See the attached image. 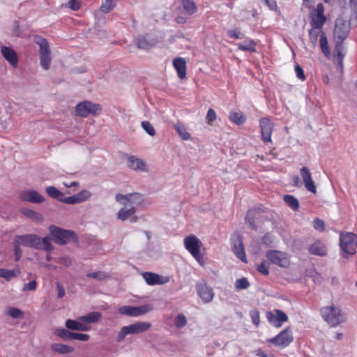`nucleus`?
I'll return each mask as SVG.
<instances>
[{"label":"nucleus","mask_w":357,"mask_h":357,"mask_svg":"<svg viewBox=\"0 0 357 357\" xmlns=\"http://www.w3.org/2000/svg\"><path fill=\"white\" fill-rule=\"evenodd\" d=\"M142 127L150 136L153 137L155 135V130L153 125L147 121H142Z\"/></svg>","instance_id":"47"},{"label":"nucleus","mask_w":357,"mask_h":357,"mask_svg":"<svg viewBox=\"0 0 357 357\" xmlns=\"http://www.w3.org/2000/svg\"><path fill=\"white\" fill-rule=\"evenodd\" d=\"M309 252L310 254L318 256H325L327 254L326 248L321 241H316L312 243L309 248Z\"/></svg>","instance_id":"27"},{"label":"nucleus","mask_w":357,"mask_h":357,"mask_svg":"<svg viewBox=\"0 0 357 357\" xmlns=\"http://www.w3.org/2000/svg\"><path fill=\"white\" fill-rule=\"evenodd\" d=\"M90 195L91 194L89 191L83 190L77 195L68 197H63L61 202L67 204H79L86 200L90 197Z\"/></svg>","instance_id":"23"},{"label":"nucleus","mask_w":357,"mask_h":357,"mask_svg":"<svg viewBox=\"0 0 357 357\" xmlns=\"http://www.w3.org/2000/svg\"><path fill=\"white\" fill-rule=\"evenodd\" d=\"M255 43L252 40H247L243 43H238V47L240 50L243 51H252L255 52Z\"/></svg>","instance_id":"39"},{"label":"nucleus","mask_w":357,"mask_h":357,"mask_svg":"<svg viewBox=\"0 0 357 357\" xmlns=\"http://www.w3.org/2000/svg\"><path fill=\"white\" fill-rule=\"evenodd\" d=\"M229 119L237 125H241L245 121L246 117L241 112H233L229 114Z\"/></svg>","instance_id":"37"},{"label":"nucleus","mask_w":357,"mask_h":357,"mask_svg":"<svg viewBox=\"0 0 357 357\" xmlns=\"http://www.w3.org/2000/svg\"><path fill=\"white\" fill-rule=\"evenodd\" d=\"M250 317H251V319H252V323L256 325V326H258L259 324V314L258 312V311L257 310H252L250 312Z\"/></svg>","instance_id":"57"},{"label":"nucleus","mask_w":357,"mask_h":357,"mask_svg":"<svg viewBox=\"0 0 357 357\" xmlns=\"http://www.w3.org/2000/svg\"><path fill=\"white\" fill-rule=\"evenodd\" d=\"M68 6L73 10H78L80 8V0H68Z\"/></svg>","instance_id":"55"},{"label":"nucleus","mask_w":357,"mask_h":357,"mask_svg":"<svg viewBox=\"0 0 357 357\" xmlns=\"http://www.w3.org/2000/svg\"><path fill=\"white\" fill-rule=\"evenodd\" d=\"M174 324L178 328H182L187 324L186 317L183 314H178L174 319Z\"/></svg>","instance_id":"41"},{"label":"nucleus","mask_w":357,"mask_h":357,"mask_svg":"<svg viewBox=\"0 0 357 357\" xmlns=\"http://www.w3.org/2000/svg\"><path fill=\"white\" fill-rule=\"evenodd\" d=\"M314 227L319 232H323L325 230V225H314Z\"/></svg>","instance_id":"63"},{"label":"nucleus","mask_w":357,"mask_h":357,"mask_svg":"<svg viewBox=\"0 0 357 357\" xmlns=\"http://www.w3.org/2000/svg\"><path fill=\"white\" fill-rule=\"evenodd\" d=\"M20 273V271L19 269L10 270L7 268H0V278L5 279L6 281H10L17 278Z\"/></svg>","instance_id":"31"},{"label":"nucleus","mask_w":357,"mask_h":357,"mask_svg":"<svg viewBox=\"0 0 357 357\" xmlns=\"http://www.w3.org/2000/svg\"><path fill=\"white\" fill-rule=\"evenodd\" d=\"M87 277L93 278V279H96L98 280H102L106 277V275L103 272L99 271V272H93V273H88Z\"/></svg>","instance_id":"52"},{"label":"nucleus","mask_w":357,"mask_h":357,"mask_svg":"<svg viewBox=\"0 0 357 357\" xmlns=\"http://www.w3.org/2000/svg\"><path fill=\"white\" fill-rule=\"evenodd\" d=\"M173 66L176 70L178 77L183 79L186 77V61L183 58L178 57L174 59Z\"/></svg>","instance_id":"24"},{"label":"nucleus","mask_w":357,"mask_h":357,"mask_svg":"<svg viewBox=\"0 0 357 357\" xmlns=\"http://www.w3.org/2000/svg\"><path fill=\"white\" fill-rule=\"evenodd\" d=\"M72 332H70L65 328H58L55 331V335L64 340H72Z\"/></svg>","instance_id":"42"},{"label":"nucleus","mask_w":357,"mask_h":357,"mask_svg":"<svg viewBox=\"0 0 357 357\" xmlns=\"http://www.w3.org/2000/svg\"><path fill=\"white\" fill-rule=\"evenodd\" d=\"M152 310L150 305H144L138 307L125 305L119 308V312L129 317H139Z\"/></svg>","instance_id":"13"},{"label":"nucleus","mask_w":357,"mask_h":357,"mask_svg":"<svg viewBox=\"0 0 357 357\" xmlns=\"http://www.w3.org/2000/svg\"><path fill=\"white\" fill-rule=\"evenodd\" d=\"M257 271L264 275H268L269 273V270L267 262H261L258 265Z\"/></svg>","instance_id":"54"},{"label":"nucleus","mask_w":357,"mask_h":357,"mask_svg":"<svg viewBox=\"0 0 357 357\" xmlns=\"http://www.w3.org/2000/svg\"><path fill=\"white\" fill-rule=\"evenodd\" d=\"M89 339V335L83 333H73L72 340H78L81 341H87Z\"/></svg>","instance_id":"53"},{"label":"nucleus","mask_w":357,"mask_h":357,"mask_svg":"<svg viewBox=\"0 0 357 357\" xmlns=\"http://www.w3.org/2000/svg\"><path fill=\"white\" fill-rule=\"evenodd\" d=\"M50 231L54 243L59 245H65L75 238V234L73 231L63 229L52 225Z\"/></svg>","instance_id":"6"},{"label":"nucleus","mask_w":357,"mask_h":357,"mask_svg":"<svg viewBox=\"0 0 357 357\" xmlns=\"http://www.w3.org/2000/svg\"><path fill=\"white\" fill-rule=\"evenodd\" d=\"M21 213L23 214L25 217H26L29 220L33 222H41L43 221V216L42 215L36 212L35 211H33L30 208H24L21 209Z\"/></svg>","instance_id":"29"},{"label":"nucleus","mask_w":357,"mask_h":357,"mask_svg":"<svg viewBox=\"0 0 357 357\" xmlns=\"http://www.w3.org/2000/svg\"><path fill=\"white\" fill-rule=\"evenodd\" d=\"M266 257L273 264L278 265L281 267L287 268L290 264L287 253L278 250L268 251L266 252Z\"/></svg>","instance_id":"15"},{"label":"nucleus","mask_w":357,"mask_h":357,"mask_svg":"<svg viewBox=\"0 0 357 357\" xmlns=\"http://www.w3.org/2000/svg\"><path fill=\"white\" fill-rule=\"evenodd\" d=\"M231 249L236 257L242 262L247 263L245 248L242 242V237L238 233H234L231 236Z\"/></svg>","instance_id":"11"},{"label":"nucleus","mask_w":357,"mask_h":357,"mask_svg":"<svg viewBox=\"0 0 357 357\" xmlns=\"http://www.w3.org/2000/svg\"><path fill=\"white\" fill-rule=\"evenodd\" d=\"M181 6L186 13L192 15L197 10L195 3L191 0H181Z\"/></svg>","instance_id":"35"},{"label":"nucleus","mask_w":357,"mask_h":357,"mask_svg":"<svg viewBox=\"0 0 357 357\" xmlns=\"http://www.w3.org/2000/svg\"><path fill=\"white\" fill-rule=\"evenodd\" d=\"M217 118L216 113L214 109H209L207 112L206 120L209 125H212Z\"/></svg>","instance_id":"49"},{"label":"nucleus","mask_w":357,"mask_h":357,"mask_svg":"<svg viewBox=\"0 0 357 357\" xmlns=\"http://www.w3.org/2000/svg\"><path fill=\"white\" fill-rule=\"evenodd\" d=\"M20 199L24 202L40 204L45 201L43 195L34 190H26L22 191L19 195Z\"/></svg>","instance_id":"19"},{"label":"nucleus","mask_w":357,"mask_h":357,"mask_svg":"<svg viewBox=\"0 0 357 357\" xmlns=\"http://www.w3.org/2000/svg\"><path fill=\"white\" fill-rule=\"evenodd\" d=\"M174 128L176 129L179 137L183 140H188L190 138V134L187 131L185 126L181 122H177L174 125Z\"/></svg>","instance_id":"34"},{"label":"nucleus","mask_w":357,"mask_h":357,"mask_svg":"<svg viewBox=\"0 0 357 357\" xmlns=\"http://www.w3.org/2000/svg\"><path fill=\"white\" fill-rule=\"evenodd\" d=\"M295 72H296V76L298 79H300L301 80L305 79V75L304 71H303V68L298 64H296L295 66Z\"/></svg>","instance_id":"56"},{"label":"nucleus","mask_w":357,"mask_h":357,"mask_svg":"<svg viewBox=\"0 0 357 357\" xmlns=\"http://www.w3.org/2000/svg\"><path fill=\"white\" fill-rule=\"evenodd\" d=\"M227 33L229 36V37H231L232 38H234V39L240 38L239 34L235 30L230 29L227 31Z\"/></svg>","instance_id":"60"},{"label":"nucleus","mask_w":357,"mask_h":357,"mask_svg":"<svg viewBox=\"0 0 357 357\" xmlns=\"http://www.w3.org/2000/svg\"><path fill=\"white\" fill-rule=\"evenodd\" d=\"M37 282L35 280H32L29 283L24 284L22 287L23 291H34L36 289Z\"/></svg>","instance_id":"51"},{"label":"nucleus","mask_w":357,"mask_h":357,"mask_svg":"<svg viewBox=\"0 0 357 357\" xmlns=\"http://www.w3.org/2000/svg\"><path fill=\"white\" fill-rule=\"evenodd\" d=\"M319 44H320L321 50L323 52V54L327 58H329L331 56V52H330L329 47H328L327 37L324 33H321V34L320 36Z\"/></svg>","instance_id":"36"},{"label":"nucleus","mask_w":357,"mask_h":357,"mask_svg":"<svg viewBox=\"0 0 357 357\" xmlns=\"http://www.w3.org/2000/svg\"><path fill=\"white\" fill-rule=\"evenodd\" d=\"M197 291L198 295L204 303H209L213 298V291L212 288L205 282H199L197 284Z\"/></svg>","instance_id":"21"},{"label":"nucleus","mask_w":357,"mask_h":357,"mask_svg":"<svg viewBox=\"0 0 357 357\" xmlns=\"http://www.w3.org/2000/svg\"><path fill=\"white\" fill-rule=\"evenodd\" d=\"M268 220V213L259 207L248 210L245 217L246 223L261 222Z\"/></svg>","instance_id":"14"},{"label":"nucleus","mask_w":357,"mask_h":357,"mask_svg":"<svg viewBox=\"0 0 357 357\" xmlns=\"http://www.w3.org/2000/svg\"><path fill=\"white\" fill-rule=\"evenodd\" d=\"M266 318L269 324L276 328L281 327L283 323L288 320L287 315L283 311L278 309L273 312H268Z\"/></svg>","instance_id":"16"},{"label":"nucleus","mask_w":357,"mask_h":357,"mask_svg":"<svg viewBox=\"0 0 357 357\" xmlns=\"http://www.w3.org/2000/svg\"><path fill=\"white\" fill-rule=\"evenodd\" d=\"M102 111L99 104H94L89 101H83L78 103L75 107V112L77 116L86 117L89 114L98 115Z\"/></svg>","instance_id":"9"},{"label":"nucleus","mask_w":357,"mask_h":357,"mask_svg":"<svg viewBox=\"0 0 357 357\" xmlns=\"http://www.w3.org/2000/svg\"><path fill=\"white\" fill-rule=\"evenodd\" d=\"M321 30H318L313 28L309 30L310 40L313 46L317 45L318 37L320 33L321 34Z\"/></svg>","instance_id":"44"},{"label":"nucleus","mask_w":357,"mask_h":357,"mask_svg":"<svg viewBox=\"0 0 357 357\" xmlns=\"http://www.w3.org/2000/svg\"><path fill=\"white\" fill-rule=\"evenodd\" d=\"M59 263L68 267L72 264V260L69 257H61L59 259Z\"/></svg>","instance_id":"58"},{"label":"nucleus","mask_w":357,"mask_h":357,"mask_svg":"<svg viewBox=\"0 0 357 357\" xmlns=\"http://www.w3.org/2000/svg\"><path fill=\"white\" fill-rule=\"evenodd\" d=\"M142 275L146 284L151 286L162 285L167 284L169 281V278L168 276L160 275L151 272H144Z\"/></svg>","instance_id":"18"},{"label":"nucleus","mask_w":357,"mask_h":357,"mask_svg":"<svg viewBox=\"0 0 357 357\" xmlns=\"http://www.w3.org/2000/svg\"><path fill=\"white\" fill-rule=\"evenodd\" d=\"M310 25L313 29L321 30L326 22V17L324 15V7L322 3H319L317 8L310 13Z\"/></svg>","instance_id":"10"},{"label":"nucleus","mask_w":357,"mask_h":357,"mask_svg":"<svg viewBox=\"0 0 357 357\" xmlns=\"http://www.w3.org/2000/svg\"><path fill=\"white\" fill-rule=\"evenodd\" d=\"M128 165L131 169L135 171H147L146 163L142 160L135 156H130L128 158Z\"/></svg>","instance_id":"25"},{"label":"nucleus","mask_w":357,"mask_h":357,"mask_svg":"<svg viewBox=\"0 0 357 357\" xmlns=\"http://www.w3.org/2000/svg\"><path fill=\"white\" fill-rule=\"evenodd\" d=\"M153 44L150 43L145 37L140 36L137 40V46L139 48L147 50L152 47Z\"/></svg>","instance_id":"48"},{"label":"nucleus","mask_w":357,"mask_h":357,"mask_svg":"<svg viewBox=\"0 0 357 357\" xmlns=\"http://www.w3.org/2000/svg\"><path fill=\"white\" fill-rule=\"evenodd\" d=\"M183 243L185 249L199 264H201L203 259L200 253L202 246L201 241L196 236L190 235L184 238Z\"/></svg>","instance_id":"8"},{"label":"nucleus","mask_w":357,"mask_h":357,"mask_svg":"<svg viewBox=\"0 0 357 357\" xmlns=\"http://www.w3.org/2000/svg\"><path fill=\"white\" fill-rule=\"evenodd\" d=\"M56 289L58 291V297L59 298H63L65 296V289L63 287L60 283L58 282L56 284Z\"/></svg>","instance_id":"59"},{"label":"nucleus","mask_w":357,"mask_h":357,"mask_svg":"<svg viewBox=\"0 0 357 357\" xmlns=\"http://www.w3.org/2000/svg\"><path fill=\"white\" fill-rule=\"evenodd\" d=\"M40 63L43 68L45 70H48L50 67L51 63V55L45 54L40 56Z\"/></svg>","instance_id":"43"},{"label":"nucleus","mask_w":357,"mask_h":357,"mask_svg":"<svg viewBox=\"0 0 357 357\" xmlns=\"http://www.w3.org/2000/svg\"><path fill=\"white\" fill-rule=\"evenodd\" d=\"M261 138L264 142H271V135L273 130L274 124L268 118L264 117L259 120Z\"/></svg>","instance_id":"17"},{"label":"nucleus","mask_w":357,"mask_h":357,"mask_svg":"<svg viewBox=\"0 0 357 357\" xmlns=\"http://www.w3.org/2000/svg\"><path fill=\"white\" fill-rule=\"evenodd\" d=\"M250 286V282L245 278L236 280L235 282V288L238 290L245 289Z\"/></svg>","instance_id":"46"},{"label":"nucleus","mask_w":357,"mask_h":357,"mask_svg":"<svg viewBox=\"0 0 357 357\" xmlns=\"http://www.w3.org/2000/svg\"><path fill=\"white\" fill-rule=\"evenodd\" d=\"M115 6L114 0H103L100 10L104 13L110 12Z\"/></svg>","instance_id":"40"},{"label":"nucleus","mask_w":357,"mask_h":357,"mask_svg":"<svg viewBox=\"0 0 357 357\" xmlns=\"http://www.w3.org/2000/svg\"><path fill=\"white\" fill-rule=\"evenodd\" d=\"M176 21L178 24H184L186 22V19L182 16H178L176 18Z\"/></svg>","instance_id":"64"},{"label":"nucleus","mask_w":357,"mask_h":357,"mask_svg":"<svg viewBox=\"0 0 357 357\" xmlns=\"http://www.w3.org/2000/svg\"><path fill=\"white\" fill-rule=\"evenodd\" d=\"M115 199L117 202L124 205L117 213L118 220L122 222L126 221L129 220V218H131L132 221L139 220L136 216H134V214L136 211V206L138 205L142 200L140 194L137 192L127 195L117 194L115 197Z\"/></svg>","instance_id":"1"},{"label":"nucleus","mask_w":357,"mask_h":357,"mask_svg":"<svg viewBox=\"0 0 357 357\" xmlns=\"http://www.w3.org/2000/svg\"><path fill=\"white\" fill-rule=\"evenodd\" d=\"M1 53L3 58L13 66L17 67L18 64V56L17 52L10 47L2 45Z\"/></svg>","instance_id":"22"},{"label":"nucleus","mask_w":357,"mask_h":357,"mask_svg":"<svg viewBox=\"0 0 357 357\" xmlns=\"http://www.w3.org/2000/svg\"><path fill=\"white\" fill-rule=\"evenodd\" d=\"M320 312L323 319L332 327L338 326L344 321L340 309L334 305L324 307Z\"/></svg>","instance_id":"5"},{"label":"nucleus","mask_w":357,"mask_h":357,"mask_svg":"<svg viewBox=\"0 0 357 357\" xmlns=\"http://www.w3.org/2000/svg\"><path fill=\"white\" fill-rule=\"evenodd\" d=\"M256 354L257 356H260V357H275L273 354H265L263 351H261V349H259L256 351Z\"/></svg>","instance_id":"61"},{"label":"nucleus","mask_w":357,"mask_h":357,"mask_svg":"<svg viewBox=\"0 0 357 357\" xmlns=\"http://www.w3.org/2000/svg\"><path fill=\"white\" fill-rule=\"evenodd\" d=\"M284 201L293 210H297L299 207L298 199L292 195H284Z\"/></svg>","instance_id":"38"},{"label":"nucleus","mask_w":357,"mask_h":357,"mask_svg":"<svg viewBox=\"0 0 357 357\" xmlns=\"http://www.w3.org/2000/svg\"><path fill=\"white\" fill-rule=\"evenodd\" d=\"M17 243L28 248L50 252L54 249L49 236L41 238L36 234L18 235L15 238Z\"/></svg>","instance_id":"2"},{"label":"nucleus","mask_w":357,"mask_h":357,"mask_svg":"<svg viewBox=\"0 0 357 357\" xmlns=\"http://www.w3.org/2000/svg\"><path fill=\"white\" fill-rule=\"evenodd\" d=\"M294 340L292 332L289 328H287L281 331L276 336L268 339V342L272 343L275 346L284 348L289 345Z\"/></svg>","instance_id":"12"},{"label":"nucleus","mask_w":357,"mask_h":357,"mask_svg":"<svg viewBox=\"0 0 357 357\" xmlns=\"http://www.w3.org/2000/svg\"><path fill=\"white\" fill-rule=\"evenodd\" d=\"M34 41L40 47V56L51 54L49 43L45 38L37 36Z\"/></svg>","instance_id":"28"},{"label":"nucleus","mask_w":357,"mask_h":357,"mask_svg":"<svg viewBox=\"0 0 357 357\" xmlns=\"http://www.w3.org/2000/svg\"><path fill=\"white\" fill-rule=\"evenodd\" d=\"M46 193L52 198L56 199L60 202L62 201L64 193L58 190L54 186H48L45 189Z\"/></svg>","instance_id":"33"},{"label":"nucleus","mask_w":357,"mask_h":357,"mask_svg":"<svg viewBox=\"0 0 357 357\" xmlns=\"http://www.w3.org/2000/svg\"><path fill=\"white\" fill-rule=\"evenodd\" d=\"M340 245L344 257L354 255L357 247V236L352 232L341 233Z\"/></svg>","instance_id":"4"},{"label":"nucleus","mask_w":357,"mask_h":357,"mask_svg":"<svg viewBox=\"0 0 357 357\" xmlns=\"http://www.w3.org/2000/svg\"><path fill=\"white\" fill-rule=\"evenodd\" d=\"M14 252H15V260L16 261H19L22 257V250L20 248V245L17 243L16 241H14Z\"/></svg>","instance_id":"50"},{"label":"nucleus","mask_w":357,"mask_h":357,"mask_svg":"<svg viewBox=\"0 0 357 357\" xmlns=\"http://www.w3.org/2000/svg\"><path fill=\"white\" fill-rule=\"evenodd\" d=\"M51 349L52 351L60 354H67L74 351V348L66 344L54 343L52 344Z\"/></svg>","instance_id":"30"},{"label":"nucleus","mask_w":357,"mask_h":357,"mask_svg":"<svg viewBox=\"0 0 357 357\" xmlns=\"http://www.w3.org/2000/svg\"><path fill=\"white\" fill-rule=\"evenodd\" d=\"M66 326L70 330L73 331H87L89 330V327L84 322L79 321L68 319L66 321Z\"/></svg>","instance_id":"26"},{"label":"nucleus","mask_w":357,"mask_h":357,"mask_svg":"<svg viewBox=\"0 0 357 357\" xmlns=\"http://www.w3.org/2000/svg\"><path fill=\"white\" fill-rule=\"evenodd\" d=\"M300 174L306 190L313 194H316L317 188L314 184V182L312 180V174L310 169L306 167H303L300 169Z\"/></svg>","instance_id":"20"},{"label":"nucleus","mask_w":357,"mask_h":357,"mask_svg":"<svg viewBox=\"0 0 357 357\" xmlns=\"http://www.w3.org/2000/svg\"><path fill=\"white\" fill-rule=\"evenodd\" d=\"M151 326V324L148 322L139 321L129 326H126L121 328L117 336V341L121 342L126 335L130 334H138L148 331Z\"/></svg>","instance_id":"7"},{"label":"nucleus","mask_w":357,"mask_h":357,"mask_svg":"<svg viewBox=\"0 0 357 357\" xmlns=\"http://www.w3.org/2000/svg\"><path fill=\"white\" fill-rule=\"evenodd\" d=\"M101 314L98 312H92L85 316L80 317L79 321L84 322L86 324L96 322L100 320Z\"/></svg>","instance_id":"32"},{"label":"nucleus","mask_w":357,"mask_h":357,"mask_svg":"<svg viewBox=\"0 0 357 357\" xmlns=\"http://www.w3.org/2000/svg\"><path fill=\"white\" fill-rule=\"evenodd\" d=\"M349 29L345 24H335L334 29V39L335 46L334 49V62L342 66L343 59L345 54V48L343 41L348 36Z\"/></svg>","instance_id":"3"},{"label":"nucleus","mask_w":357,"mask_h":357,"mask_svg":"<svg viewBox=\"0 0 357 357\" xmlns=\"http://www.w3.org/2000/svg\"><path fill=\"white\" fill-rule=\"evenodd\" d=\"M7 314L10 317L14 319H18L22 317L23 312L21 310L14 307H9L7 308Z\"/></svg>","instance_id":"45"},{"label":"nucleus","mask_w":357,"mask_h":357,"mask_svg":"<svg viewBox=\"0 0 357 357\" xmlns=\"http://www.w3.org/2000/svg\"><path fill=\"white\" fill-rule=\"evenodd\" d=\"M265 1L267 6L272 10L275 9L277 7V4L275 1L265 0Z\"/></svg>","instance_id":"62"}]
</instances>
